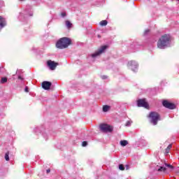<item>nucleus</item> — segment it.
Masks as SVG:
<instances>
[{
	"label": "nucleus",
	"mask_w": 179,
	"mask_h": 179,
	"mask_svg": "<svg viewBox=\"0 0 179 179\" xmlns=\"http://www.w3.org/2000/svg\"><path fill=\"white\" fill-rule=\"evenodd\" d=\"M108 48V45H102L100 47V48L95 52L94 54L92 55V58H94L96 57H99V55H101L104 51H106V49Z\"/></svg>",
	"instance_id": "39448f33"
},
{
	"label": "nucleus",
	"mask_w": 179,
	"mask_h": 179,
	"mask_svg": "<svg viewBox=\"0 0 179 179\" xmlns=\"http://www.w3.org/2000/svg\"><path fill=\"white\" fill-rule=\"evenodd\" d=\"M51 171V170L50 169H47L46 170V173H47V174H49V173Z\"/></svg>",
	"instance_id": "b1692460"
},
{
	"label": "nucleus",
	"mask_w": 179,
	"mask_h": 179,
	"mask_svg": "<svg viewBox=\"0 0 179 179\" xmlns=\"http://www.w3.org/2000/svg\"><path fill=\"white\" fill-rule=\"evenodd\" d=\"M5 159L6 162H9V152H7L5 155Z\"/></svg>",
	"instance_id": "f3484780"
},
{
	"label": "nucleus",
	"mask_w": 179,
	"mask_h": 179,
	"mask_svg": "<svg viewBox=\"0 0 179 179\" xmlns=\"http://www.w3.org/2000/svg\"><path fill=\"white\" fill-rule=\"evenodd\" d=\"M129 125H131V122L128 121L126 123V127H129Z\"/></svg>",
	"instance_id": "5701e85b"
},
{
	"label": "nucleus",
	"mask_w": 179,
	"mask_h": 179,
	"mask_svg": "<svg viewBox=\"0 0 179 179\" xmlns=\"http://www.w3.org/2000/svg\"><path fill=\"white\" fill-rule=\"evenodd\" d=\"M51 86H52V83L50 81H43L42 83V87L44 90H50Z\"/></svg>",
	"instance_id": "1a4fd4ad"
},
{
	"label": "nucleus",
	"mask_w": 179,
	"mask_h": 179,
	"mask_svg": "<svg viewBox=\"0 0 179 179\" xmlns=\"http://www.w3.org/2000/svg\"><path fill=\"white\" fill-rule=\"evenodd\" d=\"M99 128L101 131H102L103 132H113V129L112 126H110L107 124H100Z\"/></svg>",
	"instance_id": "423d86ee"
},
{
	"label": "nucleus",
	"mask_w": 179,
	"mask_h": 179,
	"mask_svg": "<svg viewBox=\"0 0 179 179\" xmlns=\"http://www.w3.org/2000/svg\"><path fill=\"white\" fill-rule=\"evenodd\" d=\"M65 24H66V27L68 28V29H71V27H72V23L71 22V21H69V20H66L65 21Z\"/></svg>",
	"instance_id": "f8f14e48"
},
{
	"label": "nucleus",
	"mask_w": 179,
	"mask_h": 179,
	"mask_svg": "<svg viewBox=\"0 0 179 179\" xmlns=\"http://www.w3.org/2000/svg\"><path fill=\"white\" fill-rule=\"evenodd\" d=\"M166 167H169V169H174L173 165L166 164Z\"/></svg>",
	"instance_id": "412c9836"
},
{
	"label": "nucleus",
	"mask_w": 179,
	"mask_h": 179,
	"mask_svg": "<svg viewBox=\"0 0 179 179\" xmlns=\"http://www.w3.org/2000/svg\"><path fill=\"white\" fill-rule=\"evenodd\" d=\"M148 118H149V121L150 124L153 125H157L159 121L162 120V117L160 114L156 111H152L148 115Z\"/></svg>",
	"instance_id": "7ed1b4c3"
},
{
	"label": "nucleus",
	"mask_w": 179,
	"mask_h": 179,
	"mask_svg": "<svg viewBox=\"0 0 179 179\" xmlns=\"http://www.w3.org/2000/svg\"><path fill=\"white\" fill-rule=\"evenodd\" d=\"M158 171H166V168L161 166L160 169L158 170Z\"/></svg>",
	"instance_id": "6ab92c4d"
},
{
	"label": "nucleus",
	"mask_w": 179,
	"mask_h": 179,
	"mask_svg": "<svg viewBox=\"0 0 179 179\" xmlns=\"http://www.w3.org/2000/svg\"><path fill=\"white\" fill-rule=\"evenodd\" d=\"M20 1H24V0H20Z\"/></svg>",
	"instance_id": "bb28decb"
},
{
	"label": "nucleus",
	"mask_w": 179,
	"mask_h": 179,
	"mask_svg": "<svg viewBox=\"0 0 179 179\" xmlns=\"http://www.w3.org/2000/svg\"><path fill=\"white\" fill-rule=\"evenodd\" d=\"M162 105L166 108H169V110H174L176 108V104L171 103L170 101L167 100H164L162 101Z\"/></svg>",
	"instance_id": "6e6552de"
},
{
	"label": "nucleus",
	"mask_w": 179,
	"mask_h": 179,
	"mask_svg": "<svg viewBox=\"0 0 179 179\" xmlns=\"http://www.w3.org/2000/svg\"><path fill=\"white\" fill-rule=\"evenodd\" d=\"M72 44V41L71 38L64 37L61 38L56 43L57 48H59L60 50H63V48H67Z\"/></svg>",
	"instance_id": "f03ea898"
},
{
	"label": "nucleus",
	"mask_w": 179,
	"mask_h": 179,
	"mask_svg": "<svg viewBox=\"0 0 179 179\" xmlns=\"http://www.w3.org/2000/svg\"><path fill=\"white\" fill-rule=\"evenodd\" d=\"M6 82H8V78L6 77L1 78L0 80V83H1V85H3V83H6Z\"/></svg>",
	"instance_id": "ddd939ff"
},
{
	"label": "nucleus",
	"mask_w": 179,
	"mask_h": 179,
	"mask_svg": "<svg viewBox=\"0 0 179 179\" xmlns=\"http://www.w3.org/2000/svg\"><path fill=\"white\" fill-rule=\"evenodd\" d=\"M111 107L108 105H105L103 106V113H107V111H110Z\"/></svg>",
	"instance_id": "9b49d317"
},
{
	"label": "nucleus",
	"mask_w": 179,
	"mask_h": 179,
	"mask_svg": "<svg viewBox=\"0 0 179 179\" xmlns=\"http://www.w3.org/2000/svg\"><path fill=\"white\" fill-rule=\"evenodd\" d=\"M108 22H107V20H102L100 22L99 24L101 26H107Z\"/></svg>",
	"instance_id": "2eb2a0df"
},
{
	"label": "nucleus",
	"mask_w": 179,
	"mask_h": 179,
	"mask_svg": "<svg viewBox=\"0 0 179 179\" xmlns=\"http://www.w3.org/2000/svg\"><path fill=\"white\" fill-rule=\"evenodd\" d=\"M120 145H121V146H127V145H128V141H127V140L121 141Z\"/></svg>",
	"instance_id": "4468645a"
},
{
	"label": "nucleus",
	"mask_w": 179,
	"mask_h": 179,
	"mask_svg": "<svg viewBox=\"0 0 179 179\" xmlns=\"http://www.w3.org/2000/svg\"><path fill=\"white\" fill-rule=\"evenodd\" d=\"M62 17H65V16H66V12H63L61 13Z\"/></svg>",
	"instance_id": "4be33fe9"
},
{
	"label": "nucleus",
	"mask_w": 179,
	"mask_h": 179,
	"mask_svg": "<svg viewBox=\"0 0 179 179\" xmlns=\"http://www.w3.org/2000/svg\"><path fill=\"white\" fill-rule=\"evenodd\" d=\"M137 106L138 107H143L144 108H147L149 110V103L146 101V99H141L137 100Z\"/></svg>",
	"instance_id": "20e7f679"
},
{
	"label": "nucleus",
	"mask_w": 179,
	"mask_h": 179,
	"mask_svg": "<svg viewBox=\"0 0 179 179\" xmlns=\"http://www.w3.org/2000/svg\"><path fill=\"white\" fill-rule=\"evenodd\" d=\"M58 65H59V64L58 62H55L52 60L47 61V66L49 67V69H50V71H55V69H57V66H58Z\"/></svg>",
	"instance_id": "0eeeda50"
},
{
	"label": "nucleus",
	"mask_w": 179,
	"mask_h": 179,
	"mask_svg": "<svg viewBox=\"0 0 179 179\" xmlns=\"http://www.w3.org/2000/svg\"><path fill=\"white\" fill-rule=\"evenodd\" d=\"M25 92H29V88L27 87H25Z\"/></svg>",
	"instance_id": "393cba45"
},
{
	"label": "nucleus",
	"mask_w": 179,
	"mask_h": 179,
	"mask_svg": "<svg viewBox=\"0 0 179 179\" xmlns=\"http://www.w3.org/2000/svg\"><path fill=\"white\" fill-rule=\"evenodd\" d=\"M18 79H20L21 80H23V78H22V76H19Z\"/></svg>",
	"instance_id": "a878e982"
},
{
	"label": "nucleus",
	"mask_w": 179,
	"mask_h": 179,
	"mask_svg": "<svg viewBox=\"0 0 179 179\" xmlns=\"http://www.w3.org/2000/svg\"><path fill=\"white\" fill-rule=\"evenodd\" d=\"M82 146H83V147L87 146V141H83L82 143Z\"/></svg>",
	"instance_id": "aec40b11"
},
{
	"label": "nucleus",
	"mask_w": 179,
	"mask_h": 179,
	"mask_svg": "<svg viewBox=\"0 0 179 179\" xmlns=\"http://www.w3.org/2000/svg\"><path fill=\"white\" fill-rule=\"evenodd\" d=\"M5 26H6V20H5L3 17L0 16V29H3Z\"/></svg>",
	"instance_id": "9d476101"
},
{
	"label": "nucleus",
	"mask_w": 179,
	"mask_h": 179,
	"mask_svg": "<svg viewBox=\"0 0 179 179\" xmlns=\"http://www.w3.org/2000/svg\"><path fill=\"white\" fill-rule=\"evenodd\" d=\"M171 41V36L170 34H164L162 36L157 42V47L158 48H161L163 50V48H165V47H167V44Z\"/></svg>",
	"instance_id": "f257e3e1"
},
{
	"label": "nucleus",
	"mask_w": 179,
	"mask_h": 179,
	"mask_svg": "<svg viewBox=\"0 0 179 179\" xmlns=\"http://www.w3.org/2000/svg\"><path fill=\"white\" fill-rule=\"evenodd\" d=\"M172 148L173 145L170 144L169 145H168L167 148L166 149V153H169Z\"/></svg>",
	"instance_id": "dca6fc26"
},
{
	"label": "nucleus",
	"mask_w": 179,
	"mask_h": 179,
	"mask_svg": "<svg viewBox=\"0 0 179 179\" xmlns=\"http://www.w3.org/2000/svg\"><path fill=\"white\" fill-rule=\"evenodd\" d=\"M119 169L122 171H124V170H125V167L124 166V165L122 164H120L119 165Z\"/></svg>",
	"instance_id": "a211bd4d"
}]
</instances>
